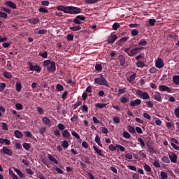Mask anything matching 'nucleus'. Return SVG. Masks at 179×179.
I'll return each mask as SVG.
<instances>
[{
    "label": "nucleus",
    "mask_w": 179,
    "mask_h": 179,
    "mask_svg": "<svg viewBox=\"0 0 179 179\" xmlns=\"http://www.w3.org/2000/svg\"><path fill=\"white\" fill-rule=\"evenodd\" d=\"M0 143L1 145H3V143H5V145H10V141L6 138H0Z\"/></svg>",
    "instance_id": "nucleus-24"
},
{
    "label": "nucleus",
    "mask_w": 179,
    "mask_h": 179,
    "mask_svg": "<svg viewBox=\"0 0 179 179\" xmlns=\"http://www.w3.org/2000/svg\"><path fill=\"white\" fill-rule=\"evenodd\" d=\"M9 174H10V176H11L13 179H17V176H16V174H15V173H13V171L9 170Z\"/></svg>",
    "instance_id": "nucleus-48"
},
{
    "label": "nucleus",
    "mask_w": 179,
    "mask_h": 179,
    "mask_svg": "<svg viewBox=\"0 0 179 179\" xmlns=\"http://www.w3.org/2000/svg\"><path fill=\"white\" fill-rule=\"evenodd\" d=\"M113 122H115V124H120V122H121V120H120V117L115 116L113 119Z\"/></svg>",
    "instance_id": "nucleus-58"
},
{
    "label": "nucleus",
    "mask_w": 179,
    "mask_h": 179,
    "mask_svg": "<svg viewBox=\"0 0 179 179\" xmlns=\"http://www.w3.org/2000/svg\"><path fill=\"white\" fill-rule=\"evenodd\" d=\"M99 0H85V3L92 4V3H97Z\"/></svg>",
    "instance_id": "nucleus-54"
},
{
    "label": "nucleus",
    "mask_w": 179,
    "mask_h": 179,
    "mask_svg": "<svg viewBox=\"0 0 179 179\" xmlns=\"http://www.w3.org/2000/svg\"><path fill=\"white\" fill-rule=\"evenodd\" d=\"M136 65L138 68H143L145 66V63H143L142 61H138L136 63Z\"/></svg>",
    "instance_id": "nucleus-51"
},
{
    "label": "nucleus",
    "mask_w": 179,
    "mask_h": 179,
    "mask_svg": "<svg viewBox=\"0 0 179 179\" xmlns=\"http://www.w3.org/2000/svg\"><path fill=\"white\" fill-rule=\"evenodd\" d=\"M169 157L171 163H177V159H178V157H177V155H176V153L172 152V155H169Z\"/></svg>",
    "instance_id": "nucleus-15"
},
{
    "label": "nucleus",
    "mask_w": 179,
    "mask_h": 179,
    "mask_svg": "<svg viewBox=\"0 0 179 179\" xmlns=\"http://www.w3.org/2000/svg\"><path fill=\"white\" fill-rule=\"evenodd\" d=\"M155 66L159 69L164 67V61L162 58H158L155 60Z\"/></svg>",
    "instance_id": "nucleus-7"
},
{
    "label": "nucleus",
    "mask_w": 179,
    "mask_h": 179,
    "mask_svg": "<svg viewBox=\"0 0 179 179\" xmlns=\"http://www.w3.org/2000/svg\"><path fill=\"white\" fill-rule=\"evenodd\" d=\"M43 66L47 68L48 72L54 73L57 71V66H55V62L51 60H45L43 62Z\"/></svg>",
    "instance_id": "nucleus-2"
},
{
    "label": "nucleus",
    "mask_w": 179,
    "mask_h": 179,
    "mask_svg": "<svg viewBox=\"0 0 179 179\" xmlns=\"http://www.w3.org/2000/svg\"><path fill=\"white\" fill-rule=\"evenodd\" d=\"M62 146L64 148V149H68L69 148V143H68L67 141H62Z\"/></svg>",
    "instance_id": "nucleus-31"
},
{
    "label": "nucleus",
    "mask_w": 179,
    "mask_h": 179,
    "mask_svg": "<svg viewBox=\"0 0 179 179\" xmlns=\"http://www.w3.org/2000/svg\"><path fill=\"white\" fill-rule=\"evenodd\" d=\"M69 30L72 31H79V30H82V27L80 25L70 27Z\"/></svg>",
    "instance_id": "nucleus-21"
},
{
    "label": "nucleus",
    "mask_w": 179,
    "mask_h": 179,
    "mask_svg": "<svg viewBox=\"0 0 179 179\" xmlns=\"http://www.w3.org/2000/svg\"><path fill=\"white\" fill-rule=\"evenodd\" d=\"M141 50H143V48H135L131 49L130 50V53L129 54V57H134V55H136V54H138Z\"/></svg>",
    "instance_id": "nucleus-9"
},
{
    "label": "nucleus",
    "mask_w": 179,
    "mask_h": 179,
    "mask_svg": "<svg viewBox=\"0 0 179 179\" xmlns=\"http://www.w3.org/2000/svg\"><path fill=\"white\" fill-rule=\"evenodd\" d=\"M1 125L3 131H8V129H9L8 127V124L6 122H1Z\"/></svg>",
    "instance_id": "nucleus-44"
},
{
    "label": "nucleus",
    "mask_w": 179,
    "mask_h": 179,
    "mask_svg": "<svg viewBox=\"0 0 179 179\" xmlns=\"http://www.w3.org/2000/svg\"><path fill=\"white\" fill-rule=\"evenodd\" d=\"M93 149H94V150H95L96 155H98L99 156H101L102 157H104V154H103V151L98 149V148L96 147V145L93 146Z\"/></svg>",
    "instance_id": "nucleus-16"
},
{
    "label": "nucleus",
    "mask_w": 179,
    "mask_h": 179,
    "mask_svg": "<svg viewBox=\"0 0 179 179\" xmlns=\"http://www.w3.org/2000/svg\"><path fill=\"white\" fill-rule=\"evenodd\" d=\"M5 87H6V83H0V92H3V90H5Z\"/></svg>",
    "instance_id": "nucleus-52"
},
{
    "label": "nucleus",
    "mask_w": 179,
    "mask_h": 179,
    "mask_svg": "<svg viewBox=\"0 0 179 179\" xmlns=\"http://www.w3.org/2000/svg\"><path fill=\"white\" fill-rule=\"evenodd\" d=\"M127 92V88L124 87L123 89H119L117 96H121V94H124Z\"/></svg>",
    "instance_id": "nucleus-40"
},
{
    "label": "nucleus",
    "mask_w": 179,
    "mask_h": 179,
    "mask_svg": "<svg viewBox=\"0 0 179 179\" xmlns=\"http://www.w3.org/2000/svg\"><path fill=\"white\" fill-rule=\"evenodd\" d=\"M56 9L64 12V13H69V15H78V13H82V9L80 8L72 6H64L60 5L57 6Z\"/></svg>",
    "instance_id": "nucleus-1"
},
{
    "label": "nucleus",
    "mask_w": 179,
    "mask_h": 179,
    "mask_svg": "<svg viewBox=\"0 0 179 179\" xmlns=\"http://www.w3.org/2000/svg\"><path fill=\"white\" fill-rule=\"evenodd\" d=\"M83 20H86V17L83 15H77L73 20V23H75V24H82V21Z\"/></svg>",
    "instance_id": "nucleus-5"
},
{
    "label": "nucleus",
    "mask_w": 179,
    "mask_h": 179,
    "mask_svg": "<svg viewBox=\"0 0 179 179\" xmlns=\"http://www.w3.org/2000/svg\"><path fill=\"white\" fill-rule=\"evenodd\" d=\"M3 76L4 78H6V79H12V74L8 71H4L3 72Z\"/></svg>",
    "instance_id": "nucleus-32"
},
{
    "label": "nucleus",
    "mask_w": 179,
    "mask_h": 179,
    "mask_svg": "<svg viewBox=\"0 0 179 179\" xmlns=\"http://www.w3.org/2000/svg\"><path fill=\"white\" fill-rule=\"evenodd\" d=\"M73 37H74V36L73 34H70L66 36V38H67L68 41H73Z\"/></svg>",
    "instance_id": "nucleus-56"
},
{
    "label": "nucleus",
    "mask_w": 179,
    "mask_h": 179,
    "mask_svg": "<svg viewBox=\"0 0 179 179\" xmlns=\"http://www.w3.org/2000/svg\"><path fill=\"white\" fill-rule=\"evenodd\" d=\"M15 108L16 110H23V105L22 103H16Z\"/></svg>",
    "instance_id": "nucleus-61"
},
{
    "label": "nucleus",
    "mask_w": 179,
    "mask_h": 179,
    "mask_svg": "<svg viewBox=\"0 0 179 179\" xmlns=\"http://www.w3.org/2000/svg\"><path fill=\"white\" fill-rule=\"evenodd\" d=\"M136 95L140 97V99H142V100H150V96L149 94L146 92H143L141 90H137L136 91Z\"/></svg>",
    "instance_id": "nucleus-4"
},
{
    "label": "nucleus",
    "mask_w": 179,
    "mask_h": 179,
    "mask_svg": "<svg viewBox=\"0 0 179 179\" xmlns=\"http://www.w3.org/2000/svg\"><path fill=\"white\" fill-rule=\"evenodd\" d=\"M153 97L155 100H156L157 101H159V103H162V101L163 100V98L162 97V94H160V92H155Z\"/></svg>",
    "instance_id": "nucleus-13"
},
{
    "label": "nucleus",
    "mask_w": 179,
    "mask_h": 179,
    "mask_svg": "<svg viewBox=\"0 0 179 179\" xmlns=\"http://www.w3.org/2000/svg\"><path fill=\"white\" fill-rule=\"evenodd\" d=\"M95 142L99 145V146L103 148V144L101 143V141L100 140V136L99 135L95 136Z\"/></svg>",
    "instance_id": "nucleus-27"
},
{
    "label": "nucleus",
    "mask_w": 179,
    "mask_h": 179,
    "mask_svg": "<svg viewBox=\"0 0 179 179\" xmlns=\"http://www.w3.org/2000/svg\"><path fill=\"white\" fill-rule=\"evenodd\" d=\"M6 5H7V6H9V8H11V9H16V4L10 1H7L6 2Z\"/></svg>",
    "instance_id": "nucleus-22"
},
{
    "label": "nucleus",
    "mask_w": 179,
    "mask_h": 179,
    "mask_svg": "<svg viewBox=\"0 0 179 179\" xmlns=\"http://www.w3.org/2000/svg\"><path fill=\"white\" fill-rule=\"evenodd\" d=\"M127 131H129V132H130V134H135V132H136L135 127H134V126H131V125L128 126Z\"/></svg>",
    "instance_id": "nucleus-35"
},
{
    "label": "nucleus",
    "mask_w": 179,
    "mask_h": 179,
    "mask_svg": "<svg viewBox=\"0 0 179 179\" xmlns=\"http://www.w3.org/2000/svg\"><path fill=\"white\" fill-rule=\"evenodd\" d=\"M159 89L160 92H168V93H171V88L166 85H159Z\"/></svg>",
    "instance_id": "nucleus-12"
},
{
    "label": "nucleus",
    "mask_w": 179,
    "mask_h": 179,
    "mask_svg": "<svg viewBox=\"0 0 179 179\" xmlns=\"http://www.w3.org/2000/svg\"><path fill=\"white\" fill-rule=\"evenodd\" d=\"M15 173H17V174L19 176V177H20L21 178H24V174H23V173H22V171H20V170L15 169Z\"/></svg>",
    "instance_id": "nucleus-37"
},
{
    "label": "nucleus",
    "mask_w": 179,
    "mask_h": 179,
    "mask_svg": "<svg viewBox=\"0 0 179 179\" xmlns=\"http://www.w3.org/2000/svg\"><path fill=\"white\" fill-rule=\"evenodd\" d=\"M106 103H96L95 104V107H96L97 108H104V107H106Z\"/></svg>",
    "instance_id": "nucleus-43"
},
{
    "label": "nucleus",
    "mask_w": 179,
    "mask_h": 179,
    "mask_svg": "<svg viewBox=\"0 0 179 179\" xmlns=\"http://www.w3.org/2000/svg\"><path fill=\"white\" fill-rule=\"evenodd\" d=\"M28 65L29 66L30 71H35V72H37L38 73H40V72H41V66L37 64L34 66L31 62L28 63Z\"/></svg>",
    "instance_id": "nucleus-6"
},
{
    "label": "nucleus",
    "mask_w": 179,
    "mask_h": 179,
    "mask_svg": "<svg viewBox=\"0 0 179 179\" xmlns=\"http://www.w3.org/2000/svg\"><path fill=\"white\" fill-rule=\"evenodd\" d=\"M136 78V73H134L127 78V80L129 82V83H134Z\"/></svg>",
    "instance_id": "nucleus-25"
},
{
    "label": "nucleus",
    "mask_w": 179,
    "mask_h": 179,
    "mask_svg": "<svg viewBox=\"0 0 179 179\" xmlns=\"http://www.w3.org/2000/svg\"><path fill=\"white\" fill-rule=\"evenodd\" d=\"M117 145L115 146L113 144H110L108 147L109 150H110V152H114L115 150H117Z\"/></svg>",
    "instance_id": "nucleus-46"
},
{
    "label": "nucleus",
    "mask_w": 179,
    "mask_h": 179,
    "mask_svg": "<svg viewBox=\"0 0 179 179\" xmlns=\"http://www.w3.org/2000/svg\"><path fill=\"white\" fill-rule=\"evenodd\" d=\"M36 111L39 114V115H43L44 114V109L40 106L36 107Z\"/></svg>",
    "instance_id": "nucleus-34"
},
{
    "label": "nucleus",
    "mask_w": 179,
    "mask_h": 179,
    "mask_svg": "<svg viewBox=\"0 0 179 179\" xmlns=\"http://www.w3.org/2000/svg\"><path fill=\"white\" fill-rule=\"evenodd\" d=\"M172 80L174 85H179V76H173Z\"/></svg>",
    "instance_id": "nucleus-29"
},
{
    "label": "nucleus",
    "mask_w": 179,
    "mask_h": 179,
    "mask_svg": "<svg viewBox=\"0 0 179 179\" xmlns=\"http://www.w3.org/2000/svg\"><path fill=\"white\" fill-rule=\"evenodd\" d=\"M71 135L76 138V139H80V136L75 131H71Z\"/></svg>",
    "instance_id": "nucleus-49"
},
{
    "label": "nucleus",
    "mask_w": 179,
    "mask_h": 179,
    "mask_svg": "<svg viewBox=\"0 0 179 179\" xmlns=\"http://www.w3.org/2000/svg\"><path fill=\"white\" fill-rule=\"evenodd\" d=\"M83 162L84 163H86L87 164H92V162H90V158L86 155L83 157Z\"/></svg>",
    "instance_id": "nucleus-26"
},
{
    "label": "nucleus",
    "mask_w": 179,
    "mask_h": 179,
    "mask_svg": "<svg viewBox=\"0 0 179 179\" xmlns=\"http://www.w3.org/2000/svg\"><path fill=\"white\" fill-rule=\"evenodd\" d=\"M128 37H124V38H122L120 40H119L116 44L117 45H122L124 44V43H127V41H128Z\"/></svg>",
    "instance_id": "nucleus-19"
},
{
    "label": "nucleus",
    "mask_w": 179,
    "mask_h": 179,
    "mask_svg": "<svg viewBox=\"0 0 179 179\" xmlns=\"http://www.w3.org/2000/svg\"><path fill=\"white\" fill-rule=\"evenodd\" d=\"M14 134L15 138H18V139H20L21 138H23V133L19 130H15L14 131Z\"/></svg>",
    "instance_id": "nucleus-20"
},
{
    "label": "nucleus",
    "mask_w": 179,
    "mask_h": 179,
    "mask_svg": "<svg viewBox=\"0 0 179 179\" xmlns=\"http://www.w3.org/2000/svg\"><path fill=\"white\" fill-rule=\"evenodd\" d=\"M143 168L144 170H145V171H147L148 173H150V171H152V168H150V166L146 164L143 166Z\"/></svg>",
    "instance_id": "nucleus-42"
},
{
    "label": "nucleus",
    "mask_w": 179,
    "mask_h": 179,
    "mask_svg": "<svg viewBox=\"0 0 179 179\" xmlns=\"http://www.w3.org/2000/svg\"><path fill=\"white\" fill-rule=\"evenodd\" d=\"M118 29H120V24H118L117 22H115L113 25V29L118 30Z\"/></svg>",
    "instance_id": "nucleus-57"
},
{
    "label": "nucleus",
    "mask_w": 179,
    "mask_h": 179,
    "mask_svg": "<svg viewBox=\"0 0 179 179\" xmlns=\"http://www.w3.org/2000/svg\"><path fill=\"white\" fill-rule=\"evenodd\" d=\"M123 136L124 138H126V139H129V138H131V134H129V133H128L127 131H124Z\"/></svg>",
    "instance_id": "nucleus-59"
},
{
    "label": "nucleus",
    "mask_w": 179,
    "mask_h": 179,
    "mask_svg": "<svg viewBox=\"0 0 179 179\" xmlns=\"http://www.w3.org/2000/svg\"><path fill=\"white\" fill-rule=\"evenodd\" d=\"M37 178H39V179H47V178H45V176H44V174H43L41 173H39L37 175Z\"/></svg>",
    "instance_id": "nucleus-62"
},
{
    "label": "nucleus",
    "mask_w": 179,
    "mask_h": 179,
    "mask_svg": "<svg viewBox=\"0 0 179 179\" xmlns=\"http://www.w3.org/2000/svg\"><path fill=\"white\" fill-rule=\"evenodd\" d=\"M143 117L144 118H146V120H149V121H150V120H152V117H150V115H149L148 113H144L143 114Z\"/></svg>",
    "instance_id": "nucleus-53"
},
{
    "label": "nucleus",
    "mask_w": 179,
    "mask_h": 179,
    "mask_svg": "<svg viewBox=\"0 0 179 179\" xmlns=\"http://www.w3.org/2000/svg\"><path fill=\"white\" fill-rule=\"evenodd\" d=\"M155 23H156V20L155 19H150L149 20L150 26H155Z\"/></svg>",
    "instance_id": "nucleus-64"
},
{
    "label": "nucleus",
    "mask_w": 179,
    "mask_h": 179,
    "mask_svg": "<svg viewBox=\"0 0 179 179\" xmlns=\"http://www.w3.org/2000/svg\"><path fill=\"white\" fill-rule=\"evenodd\" d=\"M174 114L177 118H179V106L174 110Z\"/></svg>",
    "instance_id": "nucleus-60"
},
{
    "label": "nucleus",
    "mask_w": 179,
    "mask_h": 179,
    "mask_svg": "<svg viewBox=\"0 0 179 179\" xmlns=\"http://www.w3.org/2000/svg\"><path fill=\"white\" fill-rule=\"evenodd\" d=\"M27 20L31 24H38L40 23V19L38 18L28 19Z\"/></svg>",
    "instance_id": "nucleus-17"
},
{
    "label": "nucleus",
    "mask_w": 179,
    "mask_h": 179,
    "mask_svg": "<svg viewBox=\"0 0 179 179\" xmlns=\"http://www.w3.org/2000/svg\"><path fill=\"white\" fill-rule=\"evenodd\" d=\"M117 40H118V36H117L115 34H113L108 38V44H114Z\"/></svg>",
    "instance_id": "nucleus-8"
},
{
    "label": "nucleus",
    "mask_w": 179,
    "mask_h": 179,
    "mask_svg": "<svg viewBox=\"0 0 179 179\" xmlns=\"http://www.w3.org/2000/svg\"><path fill=\"white\" fill-rule=\"evenodd\" d=\"M22 146L25 150H30L31 145L29 143H23Z\"/></svg>",
    "instance_id": "nucleus-33"
},
{
    "label": "nucleus",
    "mask_w": 179,
    "mask_h": 179,
    "mask_svg": "<svg viewBox=\"0 0 179 179\" xmlns=\"http://www.w3.org/2000/svg\"><path fill=\"white\" fill-rule=\"evenodd\" d=\"M57 128L59 131H65V125L62 124V123H59L57 124Z\"/></svg>",
    "instance_id": "nucleus-41"
},
{
    "label": "nucleus",
    "mask_w": 179,
    "mask_h": 179,
    "mask_svg": "<svg viewBox=\"0 0 179 179\" xmlns=\"http://www.w3.org/2000/svg\"><path fill=\"white\" fill-rule=\"evenodd\" d=\"M0 152L4 153V155H8V156H12L13 155L12 150H10L9 148L6 147H3Z\"/></svg>",
    "instance_id": "nucleus-11"
},
{
    "label": "nucleus",
    "mask_w": 179,
    "mask_h": 179,
    "mask_svg": "<svg viewBox=\"0 0 179 179\" xmlns=\"http://www.w3.org/2000/svg\"><path fill=\"white\" fill-rule=\"evenodd\" d=\"M56 89H57L58 92H64V86L61 84H57Z\"/></svg>",
    "instance_id": "nucleus-47"
},
{
    "label": "nucleus",
    "mask_w": 179,
    "mask_h": 179,
    "mask_svg": "<svg viewBox=\"0 0 179 179\" xmlns=\"http://www.w3.org/2000/svg\"><path fill=\"white\" fill-rule=\"evenodd\" d=\"M15 89H16L17 92H21L22 91V83H16Z\"/></svg>",
    "instance_id": "nucleus-38"
},
{
    "label": "nucleus",
    "mask_w": 179,
    "mask_h": 179,
    "mask_svg": "<svg viewBox=\"0 0 179 179\" xmlns=\"http://www.w3.org/2000/svg\"><path fill=\"white\" fill-rule=\"evenodd\" d=\"M95 69L96 71H98V72H100V71H102L103 69V66H101V64H96L95 65Z\"/></svg>",
    "instance_id": "nucleus-55"
},
{
    "label": "nucleus",
    "mask_w": 179,
    "mask_h": 179,
    "mask_svg": "<svg viewBox=\"0 0 179 179\" xmlns=\"http://www.w3.org/2000/svg\"><path fill=\"white\" fill-rule=\"evenodd\" d=\"M94 83L99 85V86H106V87H110L107 80L101 74L99 75V77L94 78Z\"/></svg>",
    "instance_id": "nucleus-3"
},
{
    "label": "nucleus",
    "mask_w": 179,
    "mask_h": 179,
    "mask_svg": "<svg viewBox=\"0 0 179 179\" xmlns=\"http://www.w3.org/2000/svg\"><path fill=\"white\" fill-rule=\"evenodd\" d=\"M118 59L120 62V66H124L125 65V57H124V55H120L118 56Z\"/></svg>",
    "instance_id": "nucleus-18"
},
{
    "label": "nucleus",
    "mask_w": 179,
    "mask_h": 179,
    "mask_svg": "<svg viewBox=\"0 0 179 179\" xmlns=\"http://www.w3.org/2000/svg\"><path fill=\"white\" fill-rule=\"evenodd\" d=\"M142 101L139 99H136L134 101H130L129 106L136 107V106H141Z\"/></svg>",
    "instance_id": "nucleus-10"
},
{
    "label": "nucleus",
    "mask_w": 179,
    "mask_h": 179,
    "mask_svg": "<svg viewBox=\"0 0 179 179\" xmlns=\"http://www.w3.org/2000/svg\"><path fill=\"white\" fill-rule=\"evenodd\" d=\"M78 120H79V117L76 115H74L73 117L71 118V122H78Z\"/></svg>",
    "instance_id": "nucleus-50"
},
{
    "label": "nucleus",
    "mask_w": 179,
    "mask_h": 179,
    "mask_svg": "<svg viewBox=\"0 0 179 179\" xmlns=\"http://www.w3.org/2000/svg\"><path fill=\"white\" fill-rule=\"evenodd\" d=\"M162 162H164V163H170V159L168 157L164 156L162 157Z\"/></svg>",
    "instance_id": "nucleus-63"
},
{
    "label": "nucleus",
    "mask_w": 179,
    "mask_h": 179,
    "mask_svg": "<svg viewBox=\"0 0 179 179\" xmlns=\"http://www.w3.org/2000/svg\"><path fill=\"white\" fill-rule=\"evenodd\" d=\"M38 55L40 57H42V58H48V53H47V51L44 50L43 53V52H39Z\"/></svg>",
    "instance_id": "nucleus-39"
},
{
    "label": "nucleus",
    "mask_w": 179,
    "mask_h": 179,
    "mask_svg": "<svg viewBox=\"0 0 179 179\" xmlns=\"http://www.w3.org/2000/svg\"><path fill=\"white\" fill-rule=\"evenodd\" d=\"M48 157L49 159V160H50V162H53V163H55V164H58V160L57 159H55V157H54L51 154L48 155Z\"/></svg>",
    "instance_id": "nucleus-23"
},
{
    "label": "nucleus",
    "mask_w": 179,
    "mask_h": 179,
    "mask_svg": "<svg viewBox=\"0 0 179 179\" xmlns=\"http://www.w3.org/2000/svg\"><path fill=\"white\" fill-rule=\"evenodd\" d=\"M147 45H148V41H146L143 39H141L140 41V42L138 43V45H141L142 47Z\"/></svg>",
    "instance_id": "nucleus-45"
},
{
    "label": "nucleus",
    "mask_w": 179,
    "mask_h": 179,
    "mask_svg": "<svg viewBox=\"0 0 179 179\" xmlns=\"http://www.w3.org/2000/svg\"><path fill=\"white\" fill-rule=\"evenodd\" d=\"M144 103L146 104V107H148V108H153V101H145Z\"/></svg>",
    "instance_id": "nucleus-30"
},
{
    "label": "nucleus",
    "mask_w": 179,
    "mask_h": 179,
    "mask_svg": "<svg viewBox=\"0 0 179 179\" xmlns=\"http://www.w3.org/2000/svg\"><path fill=\"white\" fill-rule=\"evenodd\" d=\"M62 136L66 139H71V133L68 131V129L63 130L62 131Z\"/></svg>",
    "instance_id": "nucleus-14"
},
{
    "label": "nucleus",
    "mask_w": 179,
    "mask_h": 179,
    "mask_svg": "<svg viewBox=\"0 0 179 179\" xmlns=\"http://www.w3.org/2000/svg\"><path fill=\"white\" fill-rule=\"evenodd\" d=\"M42 121L46 125H50V124H51V120H50V118H48L45 116L42 118Z\"/></svg>",
    "instance_id": "nucleus-28"
},
{
    "label": "nucleus",
    "mask_w": 179,
    "mask_h": 179,
    "mask_svg": "<svg viewBox=\"0 0 179 179\" xmlns=\"http://www.w3.org/2000/svg\"><path fill=\"white\" fill-rule=\"evenodd\" d=\"M138 142H139L140 146L141 148H145V146H146V144H145V141H143V139H142V138H138Z\"/></svg>",
    "instance_id": "nucleus-36"
}]
</instances>
